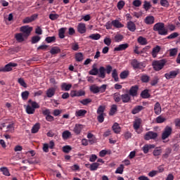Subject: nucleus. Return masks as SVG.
Instances as JSON below:
<instances>
[{
  "label": "nucleus",
  "instance_id": "f257e3e1",
  "mask_svg": "<svg viewBox=\"0 0 180 180\" xmlns=\"http://www.w3.org/2000/svg\"><path fill=\"white\" fill-rule=\"evenodd\" d=\"M154 32H158L160 36H167L168 34V30L165 28V24L164 22H158L153 26Z\"/></svg>",
  "mask_w": 180,
  "mask_h": 180
},
{
  "label": "nucleus",
  "instance_id": "f03ea898",
  "mask_svg": "<svg viewBox=\"0 0 180 180\" xmlns=\"http://www.w3.org/2000/svg\"><path fill=\"white\" fill-rule=\"evenodd\" d=\"M28 103H30V105H27L25 108V111L27 115H34V112H36V109H39L40 108V105L37 103L36 101H32V99H30L28 101Z\"/></svg>",
  "mask_w": 180,
  "mask_h": 180
},
{
  "label": "nucleus",
  "instance_id": "7ed1b4c3",
  "mask_svg": "<svg viewBox=\"0 0 180 180\" xmlns=\"http://www.w3.org/2000/svg\"><path fill=\"white\" fill-rule=\"evenodd\" d=\"M167 64V61L164 59L160 60H155L153 62L152 65L155 71H161Z\"/></svg>",
  "mask_w": 180,
  "mask_h": 180
},
{
  "label": "nucleus",
  "instance_id": "20e7f679",
  "mask_svg": "<svg viewBox=\"0 0 180 180\" xmlns=\"http://www.w3.org/2000/svg\"><path fill=\"white\" fill-rule=\"evenodd\" d=\"M32 30H33V27H30L29 25L22 26L20 28V31L23 34L25 39H27L30 36V33H32Z\"/></svg>",
  "mask_w": 180,
  "mask_h": 180
},
{
  "label": "nucleus",
  "instance_id": "39448f33",
  "mask_svg": "<svg viewBox=\"0 0 180 180\" xmlns=\"http://www.w3.org/2000/svg\"><path fill=\"white\" fill-rule=\"evenodd\" d=\"M131 65L133 67L134 70H143V68H146L144 63L139 62L137 59H132L131 60Z\"/></svg>",
  "mask_w": 180,
  "mask_h": 180
},
{
  "label": "nucleus",
  "instance_id": "423d86ee",
  "mask_svg": "<svg viewBox=\"0 0 180 180\" xmlns=\"http://www.w3.org/2000/svg\"><path fill=\"white\" fill-rule=\"evenodd\" d=\"M172 134V127L166 126L162 133V140H167Z\"/></svg>",
  "mask_w": 180,
  "mask_h": 180
},
{
  "label": "nucleus",
  "instance_id": "0eeeda50",
  "mask_svg": "<svg viewBox=\"0 0 180 180\" xmlns=\"http://www.w3.org/2000/svg\"><path fill=\"white\" fill-rule=\"evenodd\" d=\"M178 74H179V70H172L165 74V78H166V79H174V78H176Z\"/></svg>",
  "mask_w": 180,
  "mask_h": 180
},
{
  "label": "nucleus",
  "instance_id": "6e6552de",
  "mask_svg": "<svg viewBox=\"0 0 180 180\" xmlns=\"http://www.w3.org/2000/svg\"><path fill=\"white\" fill-rule=\"evenodd\" d=\"M157 137H158V134H157V132L149 131L145 134L144 139L146 141L155 140Z\"/></svg>",
  "mask_w": 180,
  "mask_h": 180
},
{
  "label": "nucleus",
  "instance_id": "1a4fd4ad",
  "mask_svg": "<svg viewBox=\"0 0 180 180\" xmlns=\"http://www.w3.org/2000/svg\"><path fill=\"white\" fill-rule=\"evenodd\" d=\"M138 92H139V86L135 85V86H132L130 88L129 94L130 96H133L134 98L135 96H137Z\"/></svg>",
  "mask_w": 180,
  "mask_h": 180
},
{
  "label": "nucleus",
  "instance_id": "9d476101",
  "mask_svg": "<svg viewBox=\"0 0 180 180\" xmlns=\"http://www.w3.org/2000/svg\"><path fill=\"white\" fill-rule=\"evenodd\" d=\"M37 14H34L31 15L30 17H27L25 19L22 20V22L26 24V23H32L33 20H36L37 19Z\"/></svg>",
  "mask_w": 180,
  "mask_h": 180
},
{
  "label": "nucleus",
  "instance_id": "9b49d317",
  "mask_svg": "<svg viewBox=\"0 0 180 180\" xmlns=\"http://www.w3.org/2000/svg\"><path fill=\"white\" fill-rule=\"evenodd\" d=\"M13 67H18V63H9L6 65L3 68L4 70V72H9V71H12V68Z\"/></svg>",
  "mask_w": 180,
  "mask_h": 180
},
{
  "label": "nucleus",
  "instance_id": "f8f14e48",
  "mask_svg": "<svg viewBox=\"0 0 180 180\" xmlns=\"http://www.w3.org/2000/svg\"><path fill=\"white\" fill-rule=\"evenodd\" d=\"M154 22H155V18L153 15H148L144 19L146 25H154Z\"/></svg>",
  "mask_w": 180,
  "mask_h": 180
},
{
  "label": "nucleus",
  "instance_id": "ddd939ff",
  "mask_svg": "<svg viewBox=\"0 0 180 180\" xmlns=\"http://www.w3.org/2000/svg\"><path fill=\"white\" fill-rule=\"evenodd\" d=\"M77 31L81 34H84V33L86 32V25H85V23L80 22L79 23L77 26Z\"/></svg>",
  "mask_w": 180,
  "mask_h": 180
},
{
  "label": "nucleus",
  "instance_id": "4468645a",
  "mask_svg": "<svg viewBox=\"0 0 180 180\" xmlns=\"http://www.w3.org/2000/svg\"><path fill=\"white\" fill-rule=\"evenodd\" d=\"M121 101L123 103H129V102L131 101V97L129 94H124L121 95Z\"/></svg>",
  "mask_w": 180,
  "mask_h": 180
},
{
  "label": "nucleus",
  "instance_id": "2eb2a0df",
  "mask_svg": "<svg viewBox=\"0 0 180 180\" xmlns=\"http://www.w3.org/2000/svg\"><path fill=\"white\" fill-rule=\"evenodd\" d=\"M129 48V44H122L114 49V51H123Z\"/></svg>",
  "mask_w": 180,
  "mask_h": 180
},
{
  "label": "nucleus",
  "instance_id": "dca6fc26",
  "mask_svg": "<svg viewBox=\"0 0 180 180\" xmlns=\"http://www.w3.org/2000/svg\"><path fill=\"white\" fill-rule=\"evenodd\" d=\"M160 51H161V46L158 45L155 47H154L151 52L152 57L153 58H157V56H158V53H160Z\"/></svg>",
  "mask_w": 180,
  "mask_h": 180
},
{
  "label": "nucleus",
  "instance_id": "f3484780",
  "mask_svg": "<svg viewBox=\"0 0 180 180\" xmlns=\"http://www.w3.org/2000/svg\"><path fill=\"white\" fill-rule=\"evenodd\" d=\"M155 145H151V144H146L142 148V151L144 153V154H148V151L151 150V148H155Z\"/></svg>",
  "mask_w": 180,
  "mask_h": 180
},
{
  "label": "nucleus",
  "instance_id": "a211bd4d",
  "mask_svg": "<svg viewBox=\"0 0 180 180\" xmlns=\"http://www.w3.org/2000/svg\"><path fill=\"white\" fill-rule=\"evenodd\" d=\"M141 110H144V107L143 105H136L132 109L131 113L132 115H137V113H140Z\"/></svg>",
  "mask_w": 180,
  "mask_h": 180
},
{
  "label": "nucleus",
  "instance_id": "6ab92c4d",
  "mask_svg": "<svg viewBox=\"0 0 180 180\" xmlns=\"http://www.w3.org/2000/svg\"><path fill=\"white\" fill-rule=\"evenodd\" d=\"M15 39L18 43H22L25 41L26 37H25L22 33H17L15 34Z\"/></svg>",
  "mask_w": 180,
  "mask_h": 180
},
{
  "label": "nucleus",
  "instance_id": "aec40b11",
  "mask_svg": "<svg viewBox=\"0 0 180 180\" xmlns=\"http://www.w3.org/2000/svg\"><path fill=\"white\" fill-rule=\"evenodd\" d=\"M83 128H84V126L82 124H76L73 131L75 133V134H81V131Z\"/></svg>",
  "mask_w": 180,
  "mask_h": 180
},
{
  "label": "nucleus",
  "instance_id": "412c9836",
  "mask_svg": "<svg viewBox=\"0 0 180 180\" xmlns=\"http://www.w3.org/2000/svg\"><path fill=\"white\" fill-rule=\"evenodd\" d=\"M141 122H143V120H141V118H138L135 120L133 125L134 130H138L140 129V126H141Z\"/></svg>",
  "mask_w": 180,
  "mask_h": 180
},
{
  "label": "nucleus",
  "instance_id": "4be33fe9",
  "mask_svg": "<svg viewBox=\"0 0 180 180\" xmlns=\"http://www.w3.org/2000/svg\"><path fill=\"white\" fill-rule=\"evenodd\" d=\"M85 95V91L82 90L79 91H73V92L70 94L72 98L75 96H84Z\"/></svg>",
  "mask_w": 180,
  "mask_h": 180
},
{
  "label": "nucleus",
  "instance_id": "5701e85b",
  "mask_svg": "<svg viewBox=\"0 0 180 180\" xmlns=\"http://www.w3.org/2000/svg\"><path fill=\"white\" fill-rule=\"evenodd\" d=\"M105 71H106V70H105V67L101 66L99 68V69H98V72H99L98 77H99V78H103V79L105 78V77H106V73H105Z\"/></svg>",
  "mask_w": 180,
  "mask_h": 180
},
{
  "label": "nucleus",
  "instance_id": "b1692460",
  "mask_svg": "<svg viewBox=\"0 0 180 180\" xmlns=\"http://www.w3.org/2000/svg\"><path fill=\"white\" fill-rule=\"evenodd\" d=\"M154 111L156 115H161L162 108L161 104L159 102H157L154 105Z\"/></svg>",
  "mask_w": 180,
  "mask_h": 180
},
{
  "label": "nucleus",
  "instance_id": "393cba45",
  "mask_svg": "<svg viewBox=\"0 0 180 180\" xmlns=\"http://www.w3.org/2000/svg\"><path fill=\"white\" fill-rule=\"evenodd\" d=\"M112 129L114 133H115V134H119V133H120L122 130V128H120V126L117 122L114 123V124L112 127Z\"/></svg>",
  "mask_w": 180,
  "mask_h": 180
},
{
  "label": "nucleus",
  "instance_id": "a878e982",
  "mask_svg": "<svg viewBox=\"0 0 180 180\" xmlns=\"http://www.w3.org/2000/svg\"><path fill=\"white\" fill-rule=\"evenodd\" d=\"M53 95H56V89L54 87L49 88L46 91V96L48 98H53Z\"/></svg>",
  "mask_w": 180,
  "mask_h": 180
},
{
  "label": "nucleus",
  "instance_id": "bb28decb",
  "mask_svg": "<svg viewBox=\"0 0 180 180\" xmlns=\"http://www.w3.org/2000/svg\"><path fill=\"white\" fill-rule=\"evenodd\" d=\"M86 115V110H79L75 112L76 117H84Z\"/></svg>",
  "mask_w": 180,
  "mask_h": 180
},
{
  "label": "nucleus",
  "instance_id": "cd10ccee",
  "mask_svg": "<svg viewBox=\"0 0 180 180\" xmlns=\"http://www.w3.org/2000/svg\"><path fill=\"white\" fill-rule=\"evenodd\" d=\"M138 43L141 44V46H146L148 44L147 39L143 37L142 36H140L137 39Z\"/></svg>",
  "mask_w": 180,
  "mask_h": 180
},
{
  "label": "nucleus",
  "instance_id": "c85d7f7f",
  "mask_svg": "<svg viewBox=\"0 0 180 180\" xmlns=\"http://www.w3.org/2000/svg\"><path fill=\"white\" fill-rule=\"evenodd\" d=\"M161 154H162V149H161V147H157L153 151V155L154 157H159V155H161Z\"/></svg>",
  "mask_w": 180,
  "mask_h": 180
},
{
  "label": "nucleus",
  "instance_id": "c756f323",
  "mask_svg": "<svg viewBox=\"0 0 180 180\" xmlns=\"http://www.w3.org/2000/svg\"><path fill=\"white\" fill-rule=\"evenodd\" d=\"M127 29L129 30L130 32H136V24H134L132 21L128 22Z\"/></svg>",
  "mask_w": 180,
  "mask_h": 180
},
{
  "label": "nucleus",
  "instance_id": "7c9ffc66",
  "mask_svg": "<svg viewBox=\"0 0 180 180\" xmlns=\"http://www.w3.org/2000/svg\"><path fill=\"white\" fill-rule=\"evenodd\" d=\"M62 91H70L71 88H72V84H67V83H63L60 86Z\"/></svg>",
  "mask_w": 180,
  "mask_h": 180
},
{
  "label": "nucleus",
  "instance_id": "2f4dec72",
  "mask_svg": "<svg viewBox=\"0 0 180 180\" xmlns=\"http://www.w3.org/2000/svg\"><path fill=\"white\" fill-rule=\"evenodd\" d=\"M39 130H40V123H36L32 128L31 132L33 134H35L36 133H37L39 131Z\"/></svg>",
  "mask_w": 180,
  "mask_h": 180
},
{
  "label": "nucleus",
  "instance_id": "473e14b6",
  "mask_svg": "<svg viewBox=\"0 0 180 180\" xmlns=\"http://www.w3.org/2000/svg\"><path fill=\"white\" fill-rule=\"evenodd\" d=\"M112 77L115 82H119V75L117 74V70H112Z\"/></svg>",
  "mask_w": 180,
  "mask_h": 180
},
{
  "label": "nucleus",
  "instance_id": "72a5a7b5",
  "mask_svg": "<svg viewBox=\"0 0 180 180\" xmlns=\"http://www.w3.org/2000/svg\"><path fill=\"white\" fill-rule=\"evenodd\" d=\"M0 171L2 172L3 175H5V176H11V173L9 172L8 167H1Z\"/></svg>",
  "mask_w": 180,
  "mask_h": 180
},
{
  "label": "nucleus",
  "instance_id": "f704fd0d",
  "mask_svg": "<svg viewBox=\"0 0 180 180\" xmlns=\"http://www.w3.org/2000/svg\"><path fill=\"white\" fill-rule=\"evenodd\" d=\"M130 72L128 70H124L120 74V78L121 79H126L129 77Z\"/></svg>",
  "mask_w": 180,
  "mask_h": 180
},
{
  "label": "nucleus",
  "instance_id": "c9c22d12",
  "mask_svg": "<svg viewBox=\"0 0 180 180\" xmlns=\"http://www.w3.org/2000/svg\"><path fill=\"white\" fill-rule=\"evenodd\" d=\"M116 112H117V105L116 104H113L110 110V116H113Z\"/></svg>",
  "mask_w": 180,
  "mask_h": 180
},
{
  "label": "nucleus",
  "instance_id": "e433bc0d",
  "mask_svg": "<svg viewBox=\"0 0 180 180\" xmlns=\"http://www.w3.org/2000/svg\"><path fill=\"white\" fill-rule=\"evenodd\" d=\"M99 165H101V164L98 163V162H94L92 164H91L89 169L90 171H96V169H98V168H99Z\"/></svg>",
  "mask_w": 180,
  "mask_h": 180
},
{
  "label": "nucleus",
  "instance_id": "4c0bfd02",
  "mask_svg": "<svg viewBox=\"0 0 180 180\" xmlns=\"http://www.w3.org/2000/svg\"><path fill=\"white\" fill-rule=\"evenodd\" d=\"M60 52L61 49H60V48H58V46L53 47L50 51V53L51 54H52V56H53L54 54H58V53Z\"/></svg>",
  "mask_w": 180,
  "mask_h": 180
},
{
  "label": "nucleus",
  "instance_id": "58836bf2",
  "mask_svg": "<svg viewBox=\"0 0 180 180\" xmlns=\"http://www.w3.org/2000/svg\"><path fill=\"white\" fill-rule=\"evenodd\" d=\"M141 96L143 99H147L150 98V94H148V90L145 89L141 93Z\"/></svg>",
  "mask_w": 180,
  "mask_h": 180
},
{
  "label": "nucleus",
  "instance_id": "ea45409f",
  "mask_svg": "<svg viewBox=\"0 0 180 180\" xmlns=\"http://www.w3.org/2000/svg\"><path fill=\"white\" fill-rule=\"evenodd\" d=\"M40 40H41V37L36 35V36H34L32 37L31 43H32V44H36V43H39V41H40Z\"/></svg>",
  "mask_w": 180,
  "mask_h": 180
},
{
  "label": "nucleus",
  "instance_id": "a19ab883",
  "mask_svg": "<svg viewBox=\"0 0 180 180\" xmlns=\"http://www.w3.org/2000/svg\"><path fill=\"white\" fill-rule=\"evenodd\" d=\"M159 82L160 78L158 77V76H155L150 82L151 86H155V85H157V84H158Z\"/></svg>",
  "mask_w": 180,
  "mask_h": 180
},
{
  "label": "nucleus",
  "instance_id": "79ce46f5",
  "mask_svg": "<svg viewBox=\"0 0 180 180\" xmlns=\"http://www.w3.org/2000/svg\"><path fill=\"white\" fill-rule=\"evenodd\" d=\"M172 150L170 148H167L165 149V153L162 155V158L167 159L169 157Z\"/></svg>",
  "mask_w": 180,
  "mask_h": 180
},
{
  "label": "nucleus",
  "instance_id": "37998d69",
  "mask_svg": "<svg viewBox=\"0 0 180 180\" xmlns=\"http://www.w3.org/2000/svg\"><path fill=\"white\" fill-rule=\"evenodd\" d=\"M169 57H175L178 54V48H174L169 49Z\"/></svg>",
  "mask_w": 180,
  "mask_h": 180
},
{
  "label": "nucleus",
  "instance_id": "c03bdc74",
  "mask_svg": "<svg viewBox=\"0 0 180 180\" xmlns=\"http://www.w3.org/2000/svg\"><path fill=\"white\" fill-rule=\"evenodd\" d=\"M30 93L28 91H25L21 93V97L22 101H27L29 99Z\"/></svg>",
  "mask_w": 180,
  "mask_h": 180
},
{
  "label": "nucleus",
  "instance_id": "a18cd8bd",
  "mask_svg": "<svg viewBox=\"0 0 180 180\" xmlns=\"http://www.w3.org/2000/svg\"><path fill=\"white\" fill-rule=\"evenodd\" d=\"M112 25L114 26V27H117V28L123 27L124 26L123 24L120 22V21L117 20H112Z\"/></svg>",
  "mask_w": 180,
  "mask_h": 180
},
{
  "label": "nucleus",
  "instance_id": "49530a36",
  "mask_svg": "<svg viewBox=\"0 0 180 180\" xmlns=\"http://www.w3.org/2000/svg\"><path fill=\"white\" fill-rule=\"evenodd\" d=\"M123 39H124V37H123V35L120 34H117L114 37L115 41H116V43H119L120 41H122Z\"/></svg>",
  "mask_w": 180,
  "mask_h": 180
},
{
  "label": "nucleus",
  "instance_id": "de8ad7c7",
  "mask_svg": "<svg viewBox=\"0 0 180 180\" xmlns=\"http://www.w3.org/2000/svg\"><path fill=\"white\" fill-rule=\"evenodd\" d=\"M71 136V132L70 131H64L62 134V137L63 140H67Z\"/></svg>",
  "mask_w": 180,
  "mask_h": 180
},
{
  "label": "nucleus",
  "instance_id": "09e8293b",
  "mask_svg": "<svg viewBox=\"0 0 180 180\" xmlns=\"http://www.w3.org/2000/svg\"><path fill=\"white\" fill-rule=\"evenodd\" d=\"M105 106L100 105L97 109V115H105Z\"/></svg>",
  "mask_w": 180,
  "mask_h": 180
},
{
  "label": "nucleus",
  "instance_id": "8fccbe9b",
  "mask_svg": "<svg viewBox=\"0 0 180 180\" xmlns=\"http://www.w3.org/2000/svg\"><path fill=\"white\" fill-rule=\"evenodd\" d=\"M89 39H91V40H99L101 39L100 34H91L89 35Z\"/></svg>",
  "mask_w": 180,
  "mask_h": 180
},
{
  "label": "nucleus",
  "instance_id": "3c124183",
  "mask_svg": "<svg viewBox=\"0 0 180 180\" xmlns=\"http://www.w3.org/2000/svg\"><path fill=\"white\" fill-rule=\"evenodd\" d=\"M75 59H76V61H79V62L82 61V60H84V55L82 54V53H76Z\"/></svg>",
  "mask_w": 180,
  "mask_h": 180
},
{
  "label": "nucleus",
  "instance_id": "603ef678",
  "mask_svg": "<svg viewBox=\"0 0 180 180\" xmlns=\"http://www.w3.org/2000/svg\"><path fill=\"white\" fill-rule=\"evenodd\" d=\"M141 81H142L145 84H147V82H148L150 81V76H148L147 75H143L141 77Z\"/></svg>",
  "mask_w": 180,
  "mask_h": 180
},
{
  "label": "nucleus",
  "instance_id": "864d4df0",
  "mask_svg": "<svg viewBox=\"0 0 180 180\" xmlns=\"http://www.w3.org/2000/svg\"><path fill=\"white\" fill-rule=\"evenodd\" d=\"M65 33V28L62 27L59 30L58 36L60 39H64L65 37V35H64Z\"/></svg>",
  "mask_w": 180,
  "mask_h": 180
},
{
  "label": "nucleus",
  "instance_id": "5fc2aeb1",
  "mask_svg": "<svg viewBox=\"0 0 180 180\" xmlns=\"http://www.w3.org/2000/svg\"><path fill=\"white\" fill-rule=\"evenodd\" d=\"M151 8V4L150 3V1H145L144 4H143V9H145V11H150V9Z\"/></svg>",
  "mask_w": 180,
  "mask_h": 180
},
{
  "label": "nucleus",
  "instance_id": "6e6d98bb",
  "mask_svg": "<svg viewBox=\"0 0 180 180\" xmlns=\"http://www.w3.org/2000/svg\"><path fill=\"white\" fill-rule=\"evenodd\" d=\"M91 92H93V94H99V86L93 85L90 87Z\"/></svg>",
  "mask_w": 180,
  "mask_h": 180
},
{
  "label": "nucleus",
  "instance_id": "4d7b16f0",
  "mask_svg": "<svg viewBox=\"0 0 180 180\" xmlns=\"http://www.w3.org/2000/svg\"><path fill=\"white\" fill-rule=\"evenodd\" d=\"M125 4L126 3H124V1L123 0L120 1L117 4V7L119 9V11H122V9H123V8L124 7Z\"/></svg>",
  "mask_w": 180,
  "mask_h": 180
},
{
  "label": "nucleus",
  "instance_id": "13d9d810",
  "mask_svg": "<svg viewBox=\"0 0 180 180\" xmlns=\"http://www.w3.org/2000/svg\"><path fill=\"white\" fill-rule=\"evenodd\" d=\"M18 82L21 86H23V88H27V84H26L23 78H19Z\"/></svg>",
  "mask_w": 180,
  "mask_h": 180
},
{
  "label": "nucleus",
  "instance_id": "bf43d9fd",
  "mask_svg": "<svg viewBox=\"0 0 180 180\" xmlns=\"http://www.w3.org/2000/svg\"><path fill=\"white\" fill-rule=\"evenodd\" d=\"M105 114H98L97 117V120L98 123H103V122L105 121Z\"/></svg>",
  "mask_w": 180,
  "mask_h": 180
},
{
  "label": "nucleus",
  "instance_id": "052dcab7",
  "mask_svg": "<svg viewBox=\"0 0 180 180\" xmlns=\"http://www.w3.org/2000/svg\"><path fill=\"white\" fill-rule=\"evenodd\" d=\"M89 75H98L99 74V70L98 68H92L89 72Z\"/></svg>",
  "mask_w": 180,
  "mask_h": 180
},
{
  "label": "nucleus",
  "instance_id": "680f3d73",
  "mask_svg": "<svg viewBox=\"0 0 180 180\" xmlns=\"http://www.w3.org/2000/svg\"><path fill=\"white\" fill-rule=\"evenodd\" d=\"M91 102H92V99L91 98H85L80 101V103H82V105H84V106H86V105H88V103H91Z\"/></svg>",
  "mask_w": 180,
  "mask_h": 180
},
{
  "label": "nucleus",
  "instance_id": "e2e57ef3",
  "mask_svg": "<svg viewBox=\"0 0 180 180\" xmlns=\"http://www.w3.org/2000/svg\"><path fill=\"white\" fill-rule=\"evenodd\" d=\"M124 169V165H120L115 171V174H123V171Z\"/></svg>",
  "mask_w": 180,
  "mask_h": 180
},
{
  "label": "nucleus",
  "instance_id": "0e129e2a",
  "mask_svg": "<svg viewBox=\"0 0 180 180\" xmlns=\"http://www.w3.org/2000/svg\"><path fill=\"white\" fill-rule=\"evenodd\" d=\"M165 120H167V119H165V117L160 115L158 117H156V123H164V122H165Z\"/></svg>",
  "mask_w": 180,
  "mask_h": 180
},
{
  "label": "nucleus",
  "instance_id": "69168bd1",
  "mask_svg": "<svg viewBox=\"0 0 180 180\" xmlns=\"http://www.w3.org/2000/svg\"><path fill=\"white\" fill-rule=\"evenodd\" d=\"M161 6H164V8H168L169 6V2L168 0H160Z\"/></svg>",
  "mask_w": 180,
  "mask_h": 180
},
{
  "label": "nucleus",
  "instance_id": "338daca9",
  "mask_svg": "<svg viewBox=\"0 0 180 180\" xmlns=\"http://www.w3.org/2000/svg\"><path fill=\"white\" fill-rule=\"evenodd\" d=\"M45 41H46V43H53L56 41V37H47L45 39Z\"/></svg>",
  "mask_w": 180,
  "mask_h": 180
},
{
  "label": "nucleus",
  "instance_id": "774afa93",
  "mask_svg": "<svg viewBox=\"0 0 180 180\" xmlns=\"http://www.w3.org/2000/svg\"><path fill=\"white\" fill-rule=\"evenodd\" d=\"M72 150V148H71V146H65L63 147V153H70V151H71Z\"/></svg>",
  "mask_w": 180,
  "mask_h": 180
}]
</instances>
